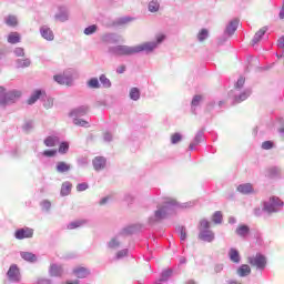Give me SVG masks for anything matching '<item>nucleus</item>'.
Segmentation results:
<instances>
[{"label":"nucleus","mask_w":284,"mask_h":284,"mask_svg":"<svg viewBox=\"0 0 284 284\" xmlns=\"http://www.w3.org/2000/svg\"><path fill=\"white\" fill-rule=\"evenodd\" d=\"M245 78L240 77L234 85V89L229 92L230 99H232V105H239L243 101H247L252 95V89H244ZM243 90V91H242Z\"/></svg>","instance_id":"3"},{"label":"nucleus","mask_w":284,"mask_h":284,"mask_svg":"<svg viewBox=\"0 0 284 284\" xmlns=\"http://www.w3.org/2000/svg\"><path fill=\"white\" fill-rule=\"evenodd\" d=\"M69 151H70V142H68V141L60 142L59 148H58L59 154H65Z\"/></svg>","instance_id":"41"},{"label":"nucleus","mask_w":284,"mask_h":284,"mask_svg":"<svg viewBox=\"0 0 284 284\" xmlns=\"http://www.w3.org/2000/svg\"><path fill=\"white\" fill-rule=\"evenodd\" d=\"M129 97L131 101H139V99H141V89L136 87L131 88Z\"/></svg>","instance_id":"37"},{"label":"nucleus","mask_w":284,"mask_h":284,"mask_svg":"<svg viewBox=\"0 0 284 284\" xmlns=\"http://www.w3.org/2000/svg\"><path fill=\"white\" fill-rule=\"evenodd\" d=\"M72 192V182L65 181L61 185L60 195L61 196H70Z\"/></svg>","instance_id":"27"},{"label":"nucleus","mask_w":284,"mask_h":284,"mask_svg":"<svg viewBox=\"0 0 284 284\" xmlns=\"http://www.w3.org/2000/svg\"><path fill=\"white\" fill-rule=\"evenodd\" d=\"M64 274L63 265L61 264H51L49 267V276L53 278H61Z\"/></svg>","instance_id":"11"},{"label":"nucleus","mask_w":284,"mask_h":284,"mask_svg":"<svg viewBox=\"0 0 284 284\" xmlns=\"http://www.w3.org/2000/svg\"><path fill=\"white\" fill-rule=\"evenodd\" d=\"M134 20H135L134 17H130V16L121 17L115 20L114 26H128V23H132V21Z\"/></svg>","instance_id":"34"},{"label":"nucleus","mask_w":284,"mask_h":284,"mask_svg":"<svg viewBox=\"0 0 284 284\" xmlns=\"http://www.w3.org/2000/svg\"><path fill=\"white\" fill-rule=\"evenodd\" d=\"M239 23L240 20L237 18L231 20L224 30V34H227V37H232L236 30H239Z\"/></svg>","instance_id":"17"},{"label":"nucleus","mask_w":284,"mask_h":284,"mask_svg":"<svg viewBox=\"0 0 284 284\" xmlns=\"http://www.w3.org/2000/svg\"><path fill=\"white\" fill-rule=\"evenodd\" d=\"M265 214H276L280 210H283V201L278 196H271L268 200L263 201Z\"/></svg>","instance_id":"6"},{"label":"nucleus","mask_w":284,"mask_h":284,"mask_svg":"<svg viewBox=\"0 0 284 284\" xmlns=\"http://www.w3.org/2000/svg\"><path fill=\"white\" fill-rule=\"evenodd\" d=\"M40 34L45 41H54V32L48 26H42L40 28Z\"/></svg>","instance_id":"22"},{"label":"nucleus","mask_w":284,"mask_h":284,"mask_svg":"<svg viewBox=\"0 0 284 284\" xmlns=\"http://www.w3.org/2000/svg\"><path fill=\"white\" fill-rule=\"evenodd\" d=\"M210 221H207L206 219H203L199 222V241H203L204 243H213L214 239H216V235L213 233L212 230H210Z\"/></svg>","instance_id":"5"},{"label":"nucleus","mask_w":284,"mask_h":284,"mask_svg":"<svg viewBox=\"0 0 284 284\" xmlns=\"http://www.w3.org/2000/svg\"><path fill=\"white\" fill-rule=\"evenodd\" d=\"M90 189V184L88 182H82L77 185V192H85V190Z\"/></svg>","instance_id":"58"},{"label":"nucleus","mask_w":284,"mask_h":284,"mask_svg":"<svg viewBox=\"0 0 284 284\" xmlns=\"http://www.w3.org/2000/svg\"><path fill=\"white\" fill-rule=\"evenodd\" d=\"M4 23L9 26V28H16V26L19 24V21L17 20L16 16H8L4 19Z\"/></svg>","instance_id":"44"},{"label":"nucleus","mask_w":284,"mask_h":284,"mask_svg":"<svg viewBox=\"0 0 284 284\" xmlns=\"http://www.w3.org/2000/svg\"><path fill=\"white\" fill-rule=\"evenodd\" d=\"M82 223L81 221H74V222H70L67 227L69 230H77V227H81Z\"/></svg>","instance_id":"61"},{"label":"nucleus","mask_w":284,"mask_h":284,"mask_svg":"<svg viewBox=\"0 0 284 284\" xmlns=\"http://www.w3.org/2000/svg\"><path fill=\"white\" fill-rule=\"evenodd\" d=\"M178 232L180 234V241H186L187 240V230L185 226H179Z\"/></svg>","instance_id":"55"},{"label":"nucleus","mask_w":284,"mask_h":284,"mask_svg":"<svg viewBox=\"0 0 284 284\" xmlns=\"http://www.w3.org/2000/svg\"><path fill=\"white\" fill-rule=\"evenodd\" d=\"M13 54L16 57H26V51L23 50V48L18 47L13 50Z\"/></svg>","instance_id":"63"},{"label":"nucleus","mask_w":284,"mask_h":284,"mask_svg":"<svg viewBox=\"0 0 284 284\" xmlns=\"http://www.w3.org/2000/svg\"><path fill=\"white\" fill-rule=\"evenodd\" d=\"M251 230L250 225L247 224H240L236 230L235 234L240 236V239H247L250 236Z\"/></svg>","instance_id":"21"},{"label":"nucleus","mask_w":284,"mask_h":284,"mask_svg":"<svg viewBox=\"0 0 284 284\" xmlns=\"http://www.w3.org/2000/svg\"><path fill=\"white\" fill-rule=\"evenodd\" d=\"M212 221L215 225H221V223H223V213L221 211L214 212Z\"/></svg>","instance_id":"47"},{"label":"nucleus","mask_w":284,"mask_h":284,"mask_svg":"<svg viewBox=\"0 0 284 284\" xmlns=\"http://www.w3.org/2000/svg\"><path fill=\"white\" fill-rule=\"evenodd\" d=\"M36 284H52V280L45 277H38Z\"/></svg>","instance_id":"64"},{"label":"nucleus","mask_w":284,"mask_h":284,"mask_svg":"<svg viewBox=\"0 0 284 284\" xmlns=\"http://www.w3.org/2000/svg\"><path fill=\"white\" fill-rule=\"evenodd\" d=\"M209 37H210V31L207 29H201L197 33V41H200V43H203V41L209 39Z\"/></svg>","instance_id":"45"},{"label":"nucleus","mask_w":284,"mask_h":284,"mask_svg":"<svg viewBox=\"0 0 284 284\" xmlns=\"http://www.w3.org/2000/svg\"><path fill=\"white\" fill-rule=\"evenodd\" d=\"M7 277L10 283H21V271L17 264H11L8 272Z\"/></svg>","instance_id":"8"},{"label":"nucleus","mask_w":284,"mask_h":284,"mask_svg":"<svg viewBox=\"0 0 284 284\" xmlns=\"http://www.w3.org/2000/svg\"><path fill=\"white\" fill-rule=\"evenodd\" d=\"M87 88H90V90H100L101 82H100L99 78H97V77L90 78L87 81Z\"/></svg>","instance_id":"29"},{"label":"nucleus","mask_w":284,"mask_h":284,"mask_svg":"<svg viewBox=\"0 0 284 284\" xmlns=\"http://www.w3.org/2000/svg\"><path fill=\"white\" fill-rule=\"evenodd\" d=\"M54 105V99L52 98H47L43 102V108H45L47 110H50V108H52Z\"/></svg>","instance_id":"59"},{"label":"nucleus","mask_w":284,"mask_h":284,"mask_svg":"<svg viewBox=\"0 0 284 284\" xmlns=\"http://www.w3.org/2000/svg\"><path fill=\"white\" fill-rule=\"evenodd\" d=\"M229 258L231 263L239 265L241 263V252H239L235 247H231L229 250Z\"/></svg>","instance_id":"24"},{"label":"nucleus","mask_w":284,"mask_h":284,"mask_svg":"<svg viewBox=\"0 0 284 284\" xmlns=\"http://www.w3.org/2000/svg\"><path fill=\"white\" fill-rule=\"evenodd\" d=\"M130 254V250L129 248H124L121 251H118L115 253V256L113 257V261H121V258H125V256H128Z\"/></svg>","instance_id":"49"},{"label":"nucleus","mask_w":284,"mask_h":284,"mask_svg":"<svg viewBox=\"0 0 284 284\" xmlns=\"http://www.w3.org/2000/svg\"><path fill=\"white\" fill-rule=\"evenodd\" d=\"M268 179H281V169L278 166H272L267 170Z\"/></svg>","instance_id":"35"},{"label":"nucleus","mask_w":284,"mask_h":284,"mask_svg":"<svg viewBox=\"0 0 284 284\" xmlns=\"http://www.w3.org/2000/svg\"><path fill=\"white\" fill-rule=\"evenodd\" d=\"M214 110H219L217 106H216V100H211L206 103V106H205V112L207 114H212L214 112Z\"/></svg>","instance_id":"43"},{"label":"nucleus","mask_w":284,"mask_h":284,"mask_svg":"<svg viewBox=\"0 0 284 284\" xmlns=\"http://www.w3.org/2000/svg\"><path fill=\"white\" fill-rule=\"evenodd\" d=\"M72 170V164L65 162V161H58L55 163V172L58 174H68Z\"/></svg>","instance_id":"15"},{"label":"nucleus","mask_w":284,"mask_h":284,"mask_svg":"<svg viewBox=\"0 0 284 284\" xmlns=\"http://www.w3.org/2000/svg\"><path fill=\"white\" fill-rule=\"evenodd\" d=\"M103 43H113L116 44L121 41V36L116 33H105L102 36Z\"/></svg>","instance_id":"23"},{"label":"nucleus","mask_w":284,"mask_h":284,"mask_svg":"<svg viewBox=\"0 0 284 284\" xmlns=\"http://www.w3.org/2000/svg\"><path fill=\"white\" fill-rule=\"evenodd\" d=\"M161 4L156 0H152L149 2L148 10L149 12H159Z\"/></svg>","instance_id":"48"},{"label":"nucleus","mask_w":284,"mask_h":284,"mask_svg":"<svg viewBox=\"0 0 284 284\" xmlns=\"http://www.w3.org/2000/svg\"><path fill=\"white\" fill-rule=\"evenodd\" d=\"M113 139L114 136L109 131L103 133L104 143H112Z\"/></svg>","instance_id":"60"},{"label":"nucleus","mask_w":284,"mask_h":284,"mask_svg":"<svg viewBox=\"0 0 284 284\" xmlns=\"http://www.w3.org/2000/svg\"><path fill=\"white\" fill-rule=\"evenodd\" d=\"M262 150H272L274 148V141L267 140L262 143Z\"/></svg>","instance_id":"57"},{"label":"nucleus","mask_w":284,"mask_h":284,"mask_svg":"<svg viewBox=\"0 0 284 284\" xmlns=\"http://www.w3.org/2000/svg\"><path fill=\"white\" fill-rule=\"evenodd\" d=\"M201 143H205V128H202L196 132L193 141L189 145V150L194 152L196 145H201Z\"/></svg>","instance_id":"10"},{"label":"nucleus","mask_w":284,"mask_h":284,"mask_svg":"<svg viewBox=\"0 0 284 284\" xmlns=\"http://www.w3.org/2000/svg\"><path fill=\"white\" fill-rule=\"evenodd\" d=\"M22 130L23 132H27V133L32 132V130H34V121L32 120L27 121L23 124Z\"/></svg>","instance_id":"54"},{"label":"nucleus","mask_w":284,"mask_h":284,"mask_svg":"<svg viewBox=\"0 0 284 284\" xmlns=\"http://www.w3.org/2000/svg\"><path fill=\"white\" fill-rule=\"evenodd\" d=\"M174 273V271L172 268H166L164 271H162L161 275H160V283H168V281H170V278H172V274Z\"/></svg>","instance_id":"33"},{"label":"nucleus","mask_w":284,"mask_h":284,"mask_svg":"<svg viewBox=\"0 0 284 284\" xmlns=\"http://www.w3.org/2000/svg\"><path fill=\"white\" fill-rule=\"evenodd\" d=\"M32 64V61L27 58V59H18L16 60V68H30V65Z\"/></svg>","instance_id":"40"},{"label":"nucleus","mask_w":284,"mask_h":284,"mask_svg":"<svg viewBox=\"0 0 284 284\" xmlns=\"http://www.w3.org/2000/svg\"><path fill=\"white\" fill-rule=\"evenodd\" d=\"M100 85L101 88H104L105 90H110L112 88V81L104 74H100L99 77Z\"/></svg>","instance_id":"31"},{"label":"nucleus","mask_w":284,"mask_h":284,"mask_svg":"<svg viewBox=\"0 0 284 284\" xmlns=\"http://www.w3.org/2000/svg\"><path fill=\"white\" fill-rule=\"evenodd\" d=\"M247 263L251 267H256L257 272H264L265 267H267V256L263 255V253H256L247 257Z\"/></svg>","instance_id":"7"},{"label":"nucleus","mask_w":284,"mask_h":284,"mask_svg":"<svg viewBox=\"0 0 284 284\" xmlns=\"http://www.w3.org/2000/svg\"><path fill=\"white\" fill-rule=\"evenodd\" d=\"M73 274L77 278H88L90 276V270L83 266L73 268Z\"/></svg>","instance_id":"25"},{"label":"nucleus","mask_w":284,"mask_h":284,"mask_svg":"<svg viewBox=\"0 0 284 284\" xmlns=\"http://www.w3.org/2000/svg\"><path fill=\"white\" fill-rule=\"evenodd\" d=\"M265 32H267V27H263L262 29H260L253 37L251 45H256V43H258L261 41V39H263V37H265Z\"/></svg>","instance_id":"28"},{"label":"nucleus","mask_w":284,"mask_h":284,"mask_svg":"<svg viewBox=\"0 0 284 284\" xmlns=\"http://www.w3.org/2000/svg\"><path fill=\"white\" fill-rule=\"evenodd\" d=\"M236 192L243 194L244 196H250V194H254V185H252V183L239 184Z\"/></svg>","instance_id":"14"},{"label":"nucleus","mask_w":284,"mask_h":284,"mask_svg":"<svg viewBox=\"0 0 284 284\" xmlns=\"http://www.w3.org/2000/svg\"><path fill=\"white\" fill-rule=\"evenodd\" d=\"M136 230H139V225H130L122 229L121 234H125L126 236H130L131 234H134Z\"/></svg>","instance_id":"46"},{"label":"nucleus","mask_w":284,"mask_h":284,"mask_svg":"<svg viewBox=\"0 0 284 284\" xmlns=\"http://www.w3.org/2000/svg\"><path fill=\"white\" fill-rule=\"evenodd\" d=\"M20 256L23 261H27V263H37V255L32 252H21Z\"/></svg>","instance_id":"32"},{"label":"nucleus","mask_w":284,"mask_h":284,"mask_svg":"<svg viewBox=\"0 0 284 284\" xmlns=\"http://www.w3.org/2000/svg\"><path fill=\"white\" fill-rule=\"evenodd\" d=\"M123 201H124L125 203H128V205H132V203H134V195H132V194H130V193H126V194L124 195Z\"/></svg>","instance_id":"62"},{"label":"nucleus","mask_w":284,"mask_h":284,"mask_svg":"<svg viewBox=\"0 0 284 284\" xmlns=\"http://www.w3.org/2000/svg\"><path fill=\"white\" fill-rule=\"evenodd\" d=\"M53 81L59 83V85H72L74 80L72 79V75L55 74Z\"/></svg>","instance_id":"16"},{"label":"nucleus","mask_w":284,"mask_h":284,"mask_svg":"<svg viewBox=\"0 0 284 284\" xmlns=\"http://www.w3.org/2000/svg\"><path fill=\"white\" fill-rule=\"evenodd\" d=\"M45 94V91L38 89L34 90L28 99V105H34V103Z\"/></svg>","instance_id":"26"},{"label":"nucleus","mask_w":284,"mask_h":284,"mask_svg":"<svg viewBox=\"0 0 284 284\" xmlns=\"http://www.w3.org/2000/svg\"><path fill=\"white\" fill-rule=\"evenodd\" d=\"M75 163L78 168H88V165L90 164V160L88 159V156H79L77 158Z\"/></svg>","instance_id":"42"},{"label":"nucleus","mask_w":284,"mask_h":284,"mask_svg":"<svg viewBox=\"0 0 284 284\" xmlns=\"http://www.w3.org/2000/svg\"><path fill=\"white\" fill-rule=\"evenodd\" d=\"M92 165L95 172H101V170H105V165H108V159L104 156H95L92 160Z\"/></svg>","instance_id":"13"},{"label":"nucleus","mask_w":284,"mask_h":284,"mask_svg":"<svg viewBox=\"0 0 284 284\" xmlns=\"http://www.w3.org/2000/svg\"><path fill=\"white\" fill-rule=\"evenodd\" d=\"M163 41H165V36H158L155 41L144 42L133 47L126 44L109 47L108 52L112 54V57H134V54H141V52L150 54L153 50H156Z\"/></svg>","instance_id":"2"},{"label":"nucleus","mask_w":284,"mask_h":284,"mask_svg":"<svg viewBox=\"0 0 284 284\" xmlns=\"http://www.w3.org/2000/svg\"><path fill=\"white\" fill-rule=\"evenodd\" d=\"M90 108L88 105H80L70 111L69 116L78 119V116H85Z\"/></svg>","instance_id":"18"},{"label":"nucleus","mask_w":284,"mask_h":284,"mask_svg":"<svg viewBox=\"0 0 284 284\" xmlns=\"http://www.w3.org/2000/svg\"><path fill=\"white\" fill-rule=\"evenodd\" d=\"M57 149H47L38 153L37 158L41 159V156H44L45 159H54V156H57Z\"/></svg>","instance_id":"30"},{"label":"nucleus","mask_w":284,"mask_h":284,"mask_svg":"<svg viewBox=\"0 0 284 284\" xmlns=\"http://www.w3.org/2000/svg\"><path fill=\"white\" fill-rule=\"evenodd\" d=\"M21 91L17 89L6 90L4 87H0V108H8V105L14 104L21 99Z\"/></svg>","instance_id":"4"},{"label":"nucleus","mask_w":284,"mask_h":284,"mask_svg":"<svg viewBox=\"0 0 284 284\" xmlns=\"http://www.w3.org/2000/svg\"><path fill=\"white\" fill-rule=\"evenodd\" d=\"M34 236V229L23 226L14 231V239L23 241L24 239H32Z\"/></svg>","instance_id":"9"},{"label":"nucleus","mask_w":284,"mask_h":284,"mask_svg":"<svg viewBox=\"0 0 284 284\" xmlns=\"http://www.w3.org/2000/svg\"><path fill=\"white\" fill-rule=\"evenodd\" d=\"M194 207V202L179 203L176 200H165L162 204L156 206V210L148 219V225L150 227H159L163 221H168L170 216L176 214V210H190Z\"/></svg>","instance_id":"1"},{"label":"nucleus","mask_w":284,"mask_h":284,"mask_svg":"<svg viewBox=\"0 0 284 284\" xmlns=\"http://www.w3.org/2000/svg\"><path fill=\"white\" fill-rule=\"evenodd\" d=\"M253 214L257 219L263 216V214H265V204H262V207L261 206L255 207L253 211Z\"/></svg>","instance_id":"56"},{"label":"nucleus","mask_w":284,"mask_h":284,"mask_svg":"<svg viewBox=\"0 0 284 284\" xmlns=\"http://www.w3.org/2000/svg\"><path fill=\"white\" fill-rule=\"evenodd\" d=\"M202 103H203V95L201 94L193 95L191 101V113L194 114V116H196L197 114L196 109L201 106Z\"/></svg>","instance_id":"19"},{"label":"nucleus","mask_w":284,"mask_h":284,"mask_svg":"<svg viewBox=\"0 0 284 284\" xmlns=\"http://www.w3.org/2000/svg\"><path fill=\"white\" fill-rule=\"evenodd\" d=\"M252 274V267L248 264H242L236 268V275L240 278H247Z\"/></svg>","instance_id":"20"},{"label":"nucleus","mask_w":284,"mask_h":284,"mask_svg":"<svg viewBox=\"0 0 284 284\" xmlns=\"http://www.w3.org/2000/svg\"><path fill=\"white\" fill-rule=\"evenodd\" d=\"M45 148H54L59 143L58 136L49 135L43 141Z\"/></svg>","instance_id":"36"},{"label":"nucleus","mask_w":284,"mask_h":284,"mask_svg":"<svg viewBox=\"0 0 284 284\" xmlns=\"http://www.w3.org/2000/svg\"><path fill=\"white\" fill-rule=\"evenodd\" d=\"M106 246L109 250H119L121 247V241H119V237H112Z\"/></svg>","instance_id":"38"},{"label":"nucleus","mask_w":284,"mask_h":284,"mask_svg":"<svg viewBox=\"0 0 284 284\" xmlns=\"http://www.w3.org/2000/svg\"><path fill=\"white\" fill-rule=\"evenodd\" d=\"M8 43H11L12 45L17 43H21V36L19 32H11L8 36Z\"/></svg>","instance_id":"39"},{"label":"nucleus","mask_w":284,"mask_h":284,"mask_svg":"<svg viewBox=\"0 0 284 284\" xmlns=\"http://www.w3.org/2000/svg\"><path fill=\"white\" fill-rule=\"evenodd\" d=\"M40 206L42 212H50V210L52 209V202H50L49 200H43L42 202H40Z\"/></svg>","instance_id":"52"},{"label":"nucleus","mask_w":284,"mask_h":284,"mask_svg":"<svg viewBox=\"0 0 284 284\" xmlns=\"http://www.w3.org/2000/svg\"><path fill=\"white\" fill-rule=\"evenodd\" d=\"M57 21H60L61 23H65L68 19H70V11L68 10V7H59L58 12L54 16Z\"/></svg>","instance_id":"12"},{"label":"nucleus","mask_w":284,"mask_h":284,"mask_svg":"<svg viewBox=\"0 0 284 284\" xmlns=\"http://www.w3.org/2000/svg\"><path fill=\"white\" fill-rule=\"evenodd\" d=\"M99 30V26H97V24H90L89 27H87L85 29H84V34L87 36V37H91V34H94L97 31Z\"/></svg>","instance_id":"51"},{"label":"nucleus","mask_w":284,"mask_h":284,"mask_svg":"<svg viewBox=\"0 0 284 284\" xmlns=\"http://www.w3.org/2000/svg\"><path fill=\"white\" fill-rule=\"evenodd\" d=\"M73 123L74 125H79L80 128H90V122L83 119L74 118Z\"/></svg>","instance_id":"53"},{"label":"nucleus","mask_w":284,"mask_h":284,"mask_svg":"<svg viewBox=\"0 0 284 284\" xmlns=\"http://www.w3.org/2000/svg\"><path fill=\"white\" fill-rule=\"evenodd\" d=\"M183 141V134L175 132L171 135V144L176 145Z\"/></svg>","instance_id":"50"}]
</instances>
